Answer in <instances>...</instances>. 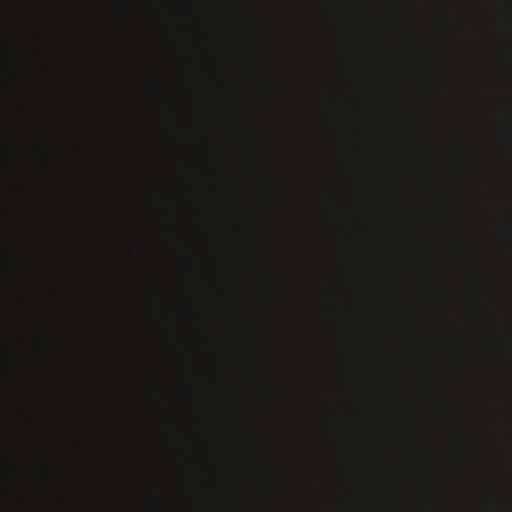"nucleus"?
<instances>
[{
  "mask_svg": "<svg viewBox=\"0 0 512 512\" xmlns=\"http://www.w3.org/2000/svg\"><path fill=\"white\" fill-rule=\"evenodd\" d=\"M28 335L25 333L22 337H21V342H22V345L23 346H27V343H28Z\"/></svg>",
  "mask_w": 512,
  "mask_h": 512,
  "instance_id": "1a4fd4ad",
  "label": "nucleus"
},
{
  "mask_svg": "<svg viewBox=\"0 0 512 512\" xmlns=\"http://www.w3.org/2000/svg\"><path fill=\"white\" fill-rule=\"evenodd\" d=\"M27 448H29V449H30V446L25 445V448H24L25 453H27V452H28Z\"/></svg>",
  "mask_w": 512,
  "mask_h": 512,
  "instance_id": "9d476101",
  "label": "nucleus"
},
{
  "mask_svg": "<svg viewBox=\"0 0 512 512\" xmlns=\"http://www.w3.org/2000/svg\"><path fill=\"white\" fill-rule=\"evenodd\" d=\"M31 108L32 107L30 105V102H28L26 100L21 105V111L25 117L26 123H28V120L30 121V116H31V112H32Z\"/></svg>",
  "mask_w": 512,
  "mask_h": 512,
  "instance_id": "39448f33",
  "label": "nucleus"
},
{
  "mask_svg": "<svg viewBox=\"0 0 512 512\" xmlns=\"http://www.w3.org/2000/svg\"><path fill=\"white\" fill-rule=\"evenodd\" d=\"M21 504H22L25 512H30L31 499H30V496L26 492L21 496Z\"/></svg>",
  "mask_w": 512,
  "mask_h": 512,
  "instance_id": "423d86ee",
  "label": "nucleus"
},
{
  "mask_svg": "<svg viewBox=\"0 0 512 512\" xmlns=\"http://www.w3.org/2000/svg\"><path fill=\"white\" fill-rule=\"evenodd\" d=\"M32 340H33V347H34L35 351L38 352L40 349V339L38 336L33 334Z\"/></svg>",
  "mask_w": 512,
  "mask_h": 512,
  "instance_id": "0eeeda50",
  "label": "nucleus"
},
{
  "mask_svg": "<svg viewBox=\"0 0 512 512\" xmlns=\"http://www.w3.org/2000/svg\"><path fill=\"white\" fill-rule=\"evenodd\" d=\"M32 386L30 381V373L25 369L24 379V405L21 408V416L23 417L25 427L30 432L35 426V417L31 410L32 403Z\"/></svg>",
  "mask_w": 512,
  "mask_h": 512,
  "instance_id": "f03ea898",
  "label": "nucleus"
},
{
  "mask_svg": "<svg viewBox=\"0 0 512 512\" xmlns=\"http://www.w3.org/2000/svg\"><path fill=\"white\" fill-rule=\"evenodd\" d=\"M21 193L24 197L25 205V289L30 288V270H28V250H30V233H31V185L26 180L20 186Z\"/></svg>",
  "mask_w": 512,
  "mask_h": 512,
  "instance_id": "f257e3e1",
  "label": "nucleus"
},
{
  "mask_svg": "<svg viewBox=\"0 0 512 512\" xmlns=\"http://www.w3.org/2000/svg\"><path fill=\"white\" fill-rule=\"evenodd\" d=\"M27 92H28V90L26 89L25 90V95L31 96V93H27Z\"/></svg>",
  "mask_w": 512,
  "mask_h": 512,
  "instance_id": "f8f14e48",
  "label": "nucleus"
},
{
  "mask_svg": "<svg viewBox=\"0 0 512 512\" xmlns=\"http://www.w3.org/2000/svg\"><path fill=\"white\" fill-rule=\"evenodd\" d=\"M28 18L30 19V6L25 5V23L28 24Z\"/></svg>",
  "mask_w": 512,
  "mask_h": 512,
  "instance_id": "6e6552de",
  "label": "nucleus"
},
{
  "mask_svg": "<svg viewBox=\"0 0 512 512\" xmlns=\"http://www.w3.org/2000/svg\"><path fill=\"white\" fill-rule=\"evenodd\" d=\"M6 407H2V512H6Z\"/></svg>",
  "mask_w": 512,
  "mask_h": 512,
  "instance_id": "7ed1b4c3",
  "label": "nucleus"
},
{
  "mask_svg": "<svg viewBox=\"0 0 512 512\" xmlns=\"http://www.w3.org/2000/svg\"><path fill=\"white\" fill-rule=\"evenodd\" d=\"M27 448H29V449H30V446L25 445V448H24L25 453H27V452H28Z\"/></svg>",
  "mask_w": 512,
  "mask_h": 512,
  "instance_id": "9b49d317",
  "label": "nucleus"
},
{
  "mask_svg": "<svg viewBox=\"0 0 512 512\" xmlns=\"http://www.w3.org/2000/svg\"><path fill=\"white\" fill-rule=\"evenodd\" d=\"M34 148H35L36 150H39V146H37V145H34Z\"/></svg>",
  "mask_w": 512,
  "mask_h": 512,
  "instance_id": "4468645a",
  "label": "nucleus"
},
{
  "mask_svg": "<svg viewBox=\"0 0 512 512\" xmlns=\"http://www.w3.org/2000/svg\"><path fill=\"white\" fill-rule=\"evenodd\" d=\"M34 52H35V54H37V55L39 54V50H38V49H34Z\"/></svg>",
  "mask_w": 512,
  "mask_h": 512,
  "instance_id": "ddd939ff",
  "label": "nucleus"
},
{
  "mask_svg": "<svg viewBox=\"0 0 512 512\" xmlns=\"http://www.w3.org/2000/svg\"><path fill=\"white\" fill-rule=\"evenodd\" d=\"M21 304L24 308V313H25V315H24L25 316V328H30L32 301H31L30 295L27 293V290L21 296Z\"/></svg>",
  "mask_w": 512,
  "mask_h": 512,
  "instance_id": "20e7f679",
  "label": "nucleus"
}]
</instances>
